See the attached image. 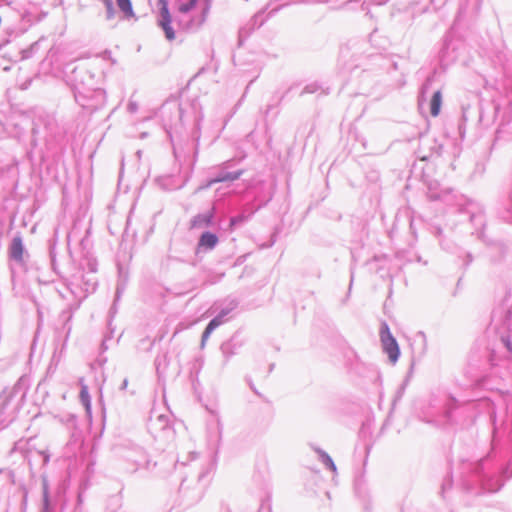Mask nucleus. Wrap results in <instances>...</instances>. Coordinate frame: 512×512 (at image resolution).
I'll list each match as a JSON object with an SVG mask.
<instances>
[{"mask_svg":"<svg viewBox=\"0 0 512 512\" xmlns=\"http://www.w3.org/2000/svg\"><path fill=\"white\" fill-rule=\"evenodd\" d=\"M225 315L226 312L222 311L217 317H215L209 322L202 335V346L205 345V342L207 341L213 330L223 323V317Z\"/></svg>","mask_w":512,"mask_h":512,"instance_id":"3","label":"nucleus"},{"mask_svg":"<svg viewBox=\"0 0 512 512\" xmlns=\"http://www.w3.org/2000/svg\"><path fill=\"white\" fill-rule=\"evenodd\" d=\"M239 176H240V173H235V174L229 173L221 178L211 181V183L222 182V181H233V180H236Z\"/></svg>","mask_w":512,"mask_h":512,"instance_id":"10","label":"nucleus"},{"mask_svg":"<svg viewBox=\"0 0 512 512\" xmlns=\"http://www.w3.org/2000/svg\"><path fill=\"white\" fill-rule=\"evenodd\" d=\"M442 105V94L440 91H436L430 101V113L433 117H437L440 113Z\"/></svg>","mask_w":512,"mask_h":512,"instance_id":"4","label":"nucleus"},{"mask_svg":"<svg viewBox=\"0 0 512 512\" xmlns=\"http://www.w3.org/2000/svg\"><path fill=\"white\" fill-rule=\"evenodd\" d=\"M197 2H198V0H188L186 3H182L179 6V11L181 13H187L190 10H192L193 8H195V6L197 5Z\"/></svg>","mask_w":512,"mask_h":512,"instance_id":"9","label":"nucleus"},{"mask_svg":"<svg viewBox=\"0 0 512 512\" xmlns=\"http://www.w3.org/2000/svg\"><path fill=\"white\" fill-rule=\"evenodd\" d=\"M118 8L124 13L127 18L135 16L132 3L130 0H116Z\"/></svg>","mask_w":512,"mask_h":512,"instance_id":"6","label":"nucleus"},{"mask_svg":"<svg viewBox=\"0 0 512 512\" xmlns=\"http://www.w3.org/2000/svg\"><path fill=\"white\" fill-rule=\"evenodd\" d=\"M81 384V391H80V400L82 404L85 406L87 411H90L91 408V400L88 393V387L83 383V381H80Z\"/></svg>","mask_w":512,"mask_h":512,"instance_id":"8","label":"nucleus"},{"mask_svg":"<svg viewBox=\"0 0 512 512\" xmlns=\"http://www.w3.org/2000/svg\"><path fill=\"white\" fill-rule=\"evenodd\" d=\"M217 241L218 239L216 235L206 232L203 233L200 238V245L205 246L207 248H213L216 245Z\"/></svg>","mask_w":512,"mask_h":512,"instance_id":"7","label":"nucleus"},{"mask_svg":"<svg viewBox=\"0 0 512 512\" xmlns=\"http://www.w3.org/2000/svg\"><path fill=\"white\" fill-rule=\"evenodd\" d=\"M380 340L385 353H387L390 361L395 363L400 355V350L397 341L392 336L390 329L386 323L382 324L380 330Z\"/></svg>","mask_w":512,"mask_h":512,"instance_id":"1","label":"nucleus"},{"mask_svg":"<svg viewBox=\"0 0 512 512\" xmlns=\"http://www.w3.org/2000/svg\"><path fill=\"white\" fill-rule=\"evenodd\" d=\"M23 244L20 237H15L10 247V254L16 260H21L23 256Z\"/></svg>","mask_w":512,"mask_h":512,"instance_id":"5","label":"nucleus"},{"mask_svg":"<svg viewBox=\"0 0 512 512\" xmlns=\"http://www.w3.org/2000/svg\"><path fill=\"white\" fill-rule=\"evenodd\" d=\"M159 5L160 17L158 20V25L163 29L167 40L173 41L176 36L175 31L172 28V17L169 12L168 2L166 0H159Z\"/></svg>","mask_w":512,"mask_h":512,"instance_id":"2","label":"nucleus"},{"mask_svg":"<svg viewBox=\"0 0 512 512\" xmlns=\"http://www.w3.org/2000/svg\"><path fill=\"white\" fill-rule=\"evenodd\" d=\"M210 8V0H206V8L203 11V16L205 17L209 11Z\"/></svg>","mask_w":512,"mask_h":512,"instance_id":"11","label":"nucleus"},{"mask_svg":"<svg viewBox=\"0 0 512 512\" xmlns=\"http://www.w3.org/2000/svg\"><path fill=\"white\" fill-rule=\"evenodd\" d=\"M105 4L108 7V9H112V1L111 0H105Z\"/></svg>","mask_w":512,"mask_h":512,"instance_id":"12","label":"nucleus"}]
</instances>
